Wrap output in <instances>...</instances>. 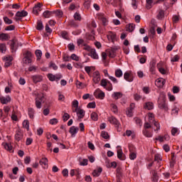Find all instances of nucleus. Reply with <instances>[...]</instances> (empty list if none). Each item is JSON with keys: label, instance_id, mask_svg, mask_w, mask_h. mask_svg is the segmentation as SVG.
I'll use <instances>...</instances> for the list:
<instances>
[{"label": "nucleus", "instance_id": "nucleus-1", "mask_svg": "<svg viewBox=\"0 0 182 182\" xmlns=\"http://www.w3.org/2000/svg\"><path fill=\"white\" fill-rule=\"evenodd\" d=\"M158 107L162 112H168V104L166 102V95H161L158 100Z\"/></svg>", "mask_w": 182, "mask_h": 182}, {"label": "nucleus", "instance_id": "nucleus-2", "mask_svg": "<svg viewBox=\"0 0 182 182\" xmlns=\"http://www.w3.org/2000/svg\"><path fill=\"white\" fill-rule=\"evenodd\" d=\"M23 65H29L33 62V54L29 50H26L23 54Z\"/></svg>", "mask_w": 182, "mask_h": 182}, {"label": "nucleus", "instance_id": "nucleus-3", "mask_svg": "<svg viewBox=\"0 0 182 182\" xmlns=\"http://www.w3.org/2000/svg\"><path fill=\"white\" fill-rule=\"evenodd\" d=\"M97 18L102 22V25H104V26H107L109 21L107 20V18L106 17V16H105V14L102 13L97 14Z\"/></svg>", "mask_w": 182, "mask_h": 182}, {"label": "nucleus", "instance_id": "nucleus-4", "mask_svg": "<svg viewBox=\"0 0 182 182\" xmlns=\"http://www.w3.org/2000/svg\"><path fill=\"white\" fill-rule=\"evenodd\" d=\"M14 139L16 141H21L23 139V133L21 129H17L14 135Z\"/></svg>", "mask_w": 182, "mask_h": 182}, {"label": "nucleus", "instance_id": "nucleus-5", "mask_svg": "<svg viewBox=\"0 0 182 182\" xmlns=\"http://www.w3.org/2000/svg\"><path fill=\"white\" fill-rule=\"evenodd\" d=\"M16 21H21L22 18H24V16H28V13L25 11H17L16 14Z\"/></svg>", "mask_w": 182, "mask_h": 182}, {"label": "nucleus", "instance_id": "nucleus-6", "mask_svg": "<svg viewBox=\"0 0 182 182\" xmlns=\"http://www.w3.org/2000/svg\"><path fill=\"white\" fill-rule=\"evenodd\" d=\"M92 80L95 84H97L100 82V73H99V71H95L93 73Z\"/></svg>", "mask_w": 182, "mask_h": 182}, {"label": "nucleus", "instance_id": "nucleus-7", "mask_svg": "<svg viewBox=\"0 0 182 182\" xmlns=\"http://www.w3.org/2000/svg\"><path fill=\"white\" fill-rule=\"evenodd\" d=\"M124 79L127 80V82H133V73H132V71L124 73Z\"/></svg>", "mask_w": 182, "mask_h": 182}, {"label": "nucleus", "instance_id": "nucleus-8", "mask_svg": "<svg viewBox=\"0 0 182 182\" xmlns=\"http://www.w3.org/2000/svg\"><path fill=\"white\" fill-rule=\"evenodd\" d=\"M43 100V95H38L36 98V106L37 109H41L42 107V102Z\"/></svg>", "mask_w": 182, "mask_h": 182}, {"label": "nucleus", "instance_id": "nucleus-9", "mask_svg": "<svg viewBox=\"0 0 182 182\" xmlns=\"http://www.w3.org/2000/svg\"><path fill=\"white\" fill-rule=\"evenodd\" d=\"M117 48H112L107 50L109 58H116V52Z\"/></svg>", "mask_w": 182, "mask_h": 182}, {"label": "nucleus", "instance_id": "nucleus-10", "mask_svg": "<svg viewBox=\"0 0 182 182\" xmlns=\"http://www.w3.org/2000/svg\"><path fill=\"white\" fill-rule=\"evenodd\" d=\"M31 79L33 83H39V82H42V80H43V77L40 75H33L31 77Z\"/></svg>", "mask_w": 182, "mask_h": 182}, {"label": "nucleus", "instance_id": "nucleus-11", "mask_svg": "<svg viewBox=\"0 0 182 182\" xmlns=\"http://www.w3.org/2000/svg\"><path fill=\"white\" fill-rule=\"evenodd\" d=\"M39 164L41 166H42L43 168H48V158H46V157L42 158L39 161Z\"/></svg>", "mask_w": 182, "mask_h": 182}, {"label": "nucleus", "instance_id": "nucleus-12", "mask_svg": "<svg viewBox=\"0 0 182 182\" xmlns=\"http://www.w3.org/2000/svg\"><path fill=\"white\" fill-rule=\"evenodd\" d=\"M0 102L1 105H8L11 102V97L9 95L6 97H0Z\"/></svg>", "mask_w": 182, "mask_h": 182}, {"label": "nucleus", "instance_id": "nucleus-13", "mask_svg": "<svg viewBox=\"0 0 182 182\" xmlns=\"http://www.w3.org/2000/svg\"><path fill=\"white\" fill-rule=\"evenodd\" d=\"M164 83H166V80L163 78H159L155 81V85L157 87H163V86H164Z\"/></svg>", "mask_w": 182, "mask_h": 182}, {"label": "nucleus", "instance_id": "nucleus-14", "mask_svg": "<svg viewBox=\"0 0 182 182\" xmlns=\"http://www.w3.org/2000/svg\"><path fill=\"white\" fill-rule=\"evenodd\" d=\"M144 109H146V110H153V109H154V104L151 102H145L144 105Z\"/></svg>", "mask_w": 182, "mask_h": 182}, {"label": "nucleus", "instance_id": "nucleus-15", "mask_svg": "<svg viewBox=\"0 0 182 182\" xmlns=\"http://www.w3.org/2000/svg\"><path fill=\"white\" fill-rule=\"evenodd\" d=\"M16 42L17 41L16 39H13L10 44L11 50L12 53H14V52H16V49H18V47L16 46Z\"/></svg>", "mask_w": 182, "mask_h": 182}, {"label": "nucleus", "instance_id": "nucleus-16", "mask_svg": "<svg viewBox=\"0 0 182 182\" xmlns=\"http://www.w3.org/2000/svg\"><path fill=\"white\" fill-rule=\"evenodd\" d=\"M94 96L96 97V99H105V92H100L99 90H97L96 92H94Z\"/></svg>", "mask_w": 182, "mask_h": 182}, {"label": "nucleus", "instance_id": "nucleus-17", "mask_svg": "<svg viewBox=\"0 0 182 182\" xmlns=\"http://www.w3.org/2000/svg\"><path fill=\"white\" fill-rule=\"evenodd\" d=\"M108 122H109L111 124H114L115 126H119V124H120L117 119L113 116L108 117Z\"/></svg>", "mask_w": 182, "mask_h": 182}, {"label": "nucleus", "instance_id": "nucleus-18", "mask_svg": "<svg viewBox=\"0 0 182 182\" xmlns=\"http://www.w3.org/2000/svg\"><path fill=\"white\" fill-rule=\"evenodd\" d=\"M129 159L130 160H134L136 159V157H137V154H136V151H134V149L132 147H129Z\"/></svg>", "mask_w": 182, "mask_h": 182}, {"label": "nucleus", "instance_id": "nucleus-19", "mask_svg": "<svg viewBox=\"0 0 182 182\" xmlns=\"http://www.w3.org/2000/svg\"><path fill=\"white\" fill-rule=\"evenodd\" d=\"M102 171H103V169L102 168V167H98L93 171L92 176L94 177H99L100 174H102Z\"/></svg>", "mask_w": 182, "mask_h": 182}, {"label": "nucleus", "instance_id": "nucleus-20", "mask_svg": "<svg viewBox=\"0 0 182 182\" xmlns=\"http://www.w3.org/2000/svg\"><path fill=\"white\" fill-rule=\"evenodd\" d=\"M77 132H79V128L77 127L73 126L69 129V133H70L72 136H75Z\"/></svg>", "mask_w": 182, "mask_h": 182}, {"label": "nucleus", "instance_id": "nucleus-21", "mask_svg": "<svg viewBox=\"0 0 182 182\" xmlns=\"http://www.w3.org/2000/svg\"><path fill=\"white\" fill-rule=\"evenodd\" d=\"M39 12H41V3H38L33 9L34 15H39Z\"/></svg>", "mask_w": 182, "mask_h": 182}, {"label": "nucleus", "instance_id": "nucleus-22", "mask_svg": "<svg viewBox=\"0 0 182 182\" xmlns=\"http://www.w3.org/2000/svg\"><path fill=\"white\" fill-rule=\"evenodd\" d=\"M117 158L119 160H126V156L123 154V150L122 149H117Z\"/></svg>", "mask_w": 182, "mask_h": 182}, {"label": "nucleus", "instance_id": "nucleus-23", "mask_svg": "<svg viewBox=\"0 0 182 182\" xmlns=\"http://www.w3.org/2000/svg\"><path fill=\"white\" fill-rule=\"evenodd\" d=\"M75 113H77L78 119H83L85 117V110L82 109L78 108L77 111H75Z\"/></svg>", "mask_w": 182, "mask_h": 182}, {"label": "nucleus", "instance_id": "nucleus-24", "mask_svg": "<svg viewBox=\"0 0 182 182\" xmlns=\"http://www.w3.org/2000/svg\"><path fill=\"white\" fill-rule=\"evenodd\" d=\"M149 70L154 75L156 72V61L153 60L150 63Z\"/></svg>", "mask_w": 182, "mask_h": 182}, {"label": "nucleus", "instance_id": "nucleus-25", "mask_svg": "<svg viewBox=\"0 0 182 182\" xmlns=\"http://www.w3.org/2000/svg\"><path fill=\"white\" fill-rule=\"evenodd\" d=\"M107 39L112 42H114V41H116V34L112 31H109V34L107 35Z\"/></svg>", "mask_w": 182, "mask_h": 182}, {"label": "nucleus", "instance_id": "nucleus-26", "mask_svg": "<svg viewBox=\"0 0 182 182\" xmlns=\"http://www.w3.org/2000/svg\"><path fill=\"white\" fill-rule=\"evenodd\" d=\"M60 36L65 39L66 41H69L70 38H69V33L66 31H63L60 33Z\"/></svg>", "mask_w": 182, "mask_h": 182}, {"label": "nucleus", "instance_id": "nucleus-27", "mask_svg": "<svg viewBox=\"0 0 182 182\" xmlns=\"http://www.w3.org/2000/svg\"><path fill=\"white\" fill-rule=\"evenodd\" d=\"M73 113H76V112H77V109H79V102H77V100H75L73 102Z\"/></svg>", "mask_w": 182, "mask_h": 182}, {"label": "nucleus", "instance_id": "nucleus-28", "mask_svg": "<svg viewBox=\"0 0 182 182\" xmlns=\"http://www.w3.org/2000/svg\"><path fill=\"white\" fill-rule=\"evenodd\" d=\"M143 134L145 137H153V131H149V129H144Z\"/></svg>", "mask_w": 182, "mask_h": 182}, {"label": "nucleus", "instance_id": "nucleus-29", "mask_svg": "<svg viewBox=\"0 0 182 182\" xmlns=\"http://www.w3.org/2000/svg\"><path fill=\"white\" fill-rule=\"evenodd\" d=\"M90 56H91L92 59H99V55H97V53H96V50L95 49H91Z\"/></svg>", "mask_w": 182, "mask_h": 182}, {"label": "nucleus", "instance_id": "nucleus-30", "mask_svg": "<svg viewBox=\"0 0 182 182\" xmlns=\"http://www.w3.org/2000/svg\"><path fill=\"white\" fill-rule=\"evenodd\" d=\"M171 162H170V166L171 167H174V164H176V155L174 153L171 154Z\"/></svg>", "mask_w": 182, "mask_h": 182}, {"label": "nucleus", "instance_id": "nucleus-31", "mask_svg": "<svg viewBox=\"0 0 182 182\" xmlns=\"http://www.w3.org/2000/svg\"><path fill=\"white\" fill-rule=\"evenodd\" d=\"M134 28H136V24L129 23L127 26V31L128 32H133V31H134Z\"/></svg>", "mask_w": 182, "mask_h": 182}, {"label": "nucleus", "instance_id": "nucleus-32", "mask_svg": "<svg viewBox=\"0 0 182 182\" xmlns=\"http://www.w3.org/2000/svg\"><path fill=\"white\" fill-rule=\"evenodd\" d=\"M123 97V94H122V92H114L112 95V97L113 99H114L115 100H117L118 99H121V97Z\"/></svg>", "mask_w": 182, "mask_h": 182}, {"label": "nucleus", "instance_id": "nucleus-33", "mask_svg": "<svg viewBox=\"0 0 182 182\" xmlns=\"http://www.w3.org/2000/svg\"><path fill=\"white\" fill-rule=\"evenodd\" d=\"M151 178H152L153 182H158L159 181V176L157 175V172L156 171H153Z\"/></svg>", "mask_w": 182, "mask_h": 182}, {"label": "nucleus", "instance_id": "nucleus-34", "mask_svg": "<svg viewBox=\"0 0 182 182\" xmlns=\"http://www.w3.org/2000/svg\"><path fill=\"white\" fill-rule=\"evenodd\" d=\"M95 67L93 66H85V70L86 72V73H87V75H90V72H92V70H95Z\"/></svg>", "mask_w": 182, "mask_h": 182}, {"label": "nucleus", "instance_id": "nucleus-35", "mask_svg": "<svg viewBox=\"0 0 182 182\" xmlns=\"http://www.w3.org/2000/svg\"><path fill=\"white\" fill-rule=\"evenodd\" d=\"M35 55L37 58V60H41V58H42V51L41 50H36L35 51Z\"/></svg>", "mask_w": 182, "mask_h": 182}, {"label": "nucleus", "instance_id": "nucleus-36", "mask_svg": "<svg viewBox=\"0 0 182 182\" xmlns=\"http://www.w3.org/2000/svg\"><path fill=\"white\" fill-rule=\"evenodd\" d=\"M44 18H50L53 15V11H46L43 14Z\"/></svg>", "mask_w": 182, "mask_h": 182}, {"label": "nucleus", "instance_id": "nucleus-37", "mask_svg": "<svg viewBox=\"0 0 182 182\" xmlns=\"http://www.w3.org/2000/svg\"><path fill=\"white\" fill-rule=\"evenodd\" d=\"M53 14L55 15V16H58V18H62L63 15V12H62V11L60 10H57V11H53Z\"/></svg>", "mask_w": 182, "mask_h": 182}, {"label": "nucleus", "instance_id": "nucleus-38", "mask_svg": "<svg viewBox=\"0 0 182 182\" xmlns=\"http://www.w3.org/2000/svg\"><path fill=\"white\" fill-rule=\"evenodd\" d=\"M90 117L92 119V120H93L94 122H97V120L99 119V116L97 115V113H96V112H92L90 115Z\"/></svg>", "mask_w": 182, "mask_h": 182}, {"label": "nucleus", "instance_id": "nucleus-39", "mask_svg": "<svg viewBox=\"0 0 182 182\" xmlns=\"http://www.w3.org/2000/svg\"><path fill=\"white\" fill-rule=\"evenodd\" d=\"M36 29L37 31H42L43 29V23L41 21H38Z\"/></svg>", "mask_w": 182, "mask_h": 182}, {"label": "nucleus", "instance_id": "nucleus-40", "mask_svg": "<svg viewBox=\"0 0 182 182\" xmlns=\"http://www.w3.org/2000/svg\"><path fill=\"white\" fill-rule=\"evenodd\" d=\"M23 127L24 129H26L27 132H29V121L28 120H24L23 122Z\"/></svg>", "mask_w": 182, "mask_h": 182}, {"label": "nucleus", "instance_id": "nucleus-41", "mask_svg": "<svg viewBox=\"0 0 182 182\" xmlns=\"http://www.w3.org/2000/svg\"><path fill=\"white\" fill-rule=\"evenodd\" d=\"M115 76L116 77H122L123 76V71L120 69H117L115 70Z\"/></svg>", "mask_w": 182, "mask_h": 182}, {"label": "nucleus", "instance_id": "nucleus-42", "mask_svg": "<svg viewBox=\"0 0 182 182\" xmlns=\"http://www.w3.org/2000/svg\"><path fill=\"white\" fill-rule=\"evenodd\" d=\"M9 35L6 33H1L0 34V39L2 41H8L9 39Z\"/></svg>", "mask_w": 182, "mask_h": 182}, {"label": "nucleus", "instance_id": "nucleus-43", "mask_svg": "<svg viewBox=\"0 0 182 182\" xmlns=\"http://www.w3.org/2000/svg\"><path fill=\"white\" fill-rule=\"evenodd\" d=\"M28 113L30 119H33V114H35V111L33 108H28Z\"/></svg>", "mask_w": 182, "mask_h": 182}, {"label": "nucleus", "instance_id": "nucleus-44", "mask_svg": "<svg viewBox=\"0 0 182 182\" xmlns=\"http://www.w3.org/2000/svg\"><path fill=\"white\" fill-rule=\"evenodd\" d=\"M49 68L50 69H53V70H58V65H56V64L52 61L50 62Z\"/></svg>", "mask_w": 182, "mask_h": 182}, {"label": "nucleus", "instance_id": "nucleus-45", "mask_svg": "<svg viewBox=\"0 0 182 182\" xmlns=\"http://www.w3.org/2000/svg\"><path fill=\"white\" fill-rule=\"evenodd\" d=\"M163 18H164V11L160 10L157 15V18L161 20Z\"/></svg>", "mask_w": 182, "mask_h": 182}, {"label": "nucleus", "instance_id": "nucleus-46", "mask_svg": "<svg viewBox=\"0 0 182 182\" xmlns=\"http://www.w3.org/2000/svg\"><path fill=\"white\" fill-rule=\"evenodd\" d=\"M0 51L1 53H5V52H6V45L4 43L0 44Z\"/></svg>", "mask_w": 182, "mask_h": 182}, {"label": "nucleus", "instance_id": "nucleus-47", "mask_svg": "<svg viewBox=\"0 0 182 182\" xmlns=\"http://www.w3.org/2000/svg\"><path fill=\"white\" fill-rule=\"evenodd\" d=\"M107 85H109V80L106 79H102L101 80V86H102V87H107Z\"/></svg>", "mask_w": 182, "mask_h": 182}, {"label": "nucleus", "instance_id": "nucleus-48", "mask_svg": "<svg viewBox=\"0 0 182 182\" xmlns=\"http://www.w3.org/2000/svg\"><path fill=\"white\" fill-rule=\"evenodd\" d=\"M171 133L172 136H176V134H178V128L173 127L171 129Z\"/></svg>", "mask_w": 182, "mask_h": 182}, {"label": "nucleus", "instance_id": "nucleus-49", "mask_svg": "<svg viewBox=\"0 0 182 182\" xmlns=\"http://www.w3.org/2000/svg\"><path fill=\"white\" fill-rule=\"evenodd\" d=\"M92 2V0H85L84 6L87 9H89L90 8V4Z\"/></svg>", "mask_w": 182, "mask_h": 182}, {"label": "nucleus", "instance_id": "nucleus-50", "mask_svg": "<svg viewBox=\"0 0 182 182\" xmlns=\"http://www.w3.org/2000/svg\"><path fill=\"white\" fill-rule=\"evenodd\" d=\"M48 77L50 82H55L56 80V76L53 74H48Z\"/></svg>", "mask_w": 182, "mask_h": 182}, {"label": "nucleus", "instance_id": "nucleus-51", "mask_svg": "<svg viewBox=\"0 0 182 182\" xmlns=\"http://www.w3.org/2000/svg\"><path fill=\"white\" fill-rule=\"evenodd\" d=\"M152 4H153V0H146V8L148 9H151Z\"/></svg>", "mask_w": 182, "mask_h": 182}, {"label": "nucleus", "instance_id": "nucleus-52", "mask_svg": "<svg viewBox=\"0 0 182 182\" xmlns=\"http://www.w3.org/2000/svg\"><path fill=\"white\" fill-rule=\"evenodd\" d=\"M134 120L136 122V124L139 126V127H141L143 122H141V119H140V118L139 117H135Z\"/></svg>", "mask_w": 182, "mask_h": 182}, {"label": "nucleus", "instance_id": "nucleus-53", "mask_svg": "<svg viewBox=\"0 0 182 182\" xmlns=\"http://www.w3.org/2000/svg\"><path fill=\"white\" fill-rule=\"evenodd\" d=\"M87 107H88V109H95L96 107V102H89Z\"/></svg>", "mask_w": 182, "mask_h": 182}, {"label": "nucleus", "instance_id": "nucleus-54", "mask_svg": "<svg viewBox=\"0 0 182 182\" xmlns=\"http://www.w3.org/2000/svg\"><path fill=\"white\" fill-rule=\"evenodd\" d=\"M70 119V115L68 113H64V115L63 116V122H68Z\"/></svg>", "mask_w": 182, "mask_h": 182}, {"label": "nucleus", "instance_id": "nucleus-55", "mask_svg": "<svg viewBox=\"0 0 182 182\" xmlns=\"http://www.w3.org/2000/svg\"><path fill=\"white\" fill-rule=\"evenodd\" d=\"M76 86L78 89H83L85 87V85L80 81L76 82Z\"/></svg>", "mask_w": 182, "mask_h": 182}, {"label": "nucleus", "instance_id": "nucleus-56", "mask_svg": "<svg viewBox=\"0 0 182 182\" xmlns=\"http://www.w3.org/2000/svg\"><path fill=\"white\" fill-rule=\"evenodd\" d=\"M101 136L103 139H109V133L105 132V131H102L101 132Z\"/></svg>", "mask_w": 182, "mask_h": 182}, {"label": "nucleus", "instance_id": "nucleus-57", "mask_svg": "<svg viewBox=\"0 0 182 182\" xmlns=\"http://www.w3.org/2000/svg\"><path fill=\"white\" fill-rule=\"evenodd\" d=\"M74 18L75 21H81L82 16H80V14L79 13L76 12L74 14Z\"/></svg>", "mask_w": 182, "mask_h": 182}, {"label": "nucleus", "instance_id": "nucleus-58", "mask_svg": "<svg viewBox=\"0 0 182 182\" xmlns=\"http://www.w3.org/2000/svg\"><path fill=\"white\" fill-rule=\"evenodd\" d=\"M153 123H154V126L156 127V129H154V132H159V130H160V123L156 121H154Z\"/></svg>", "mask_w": 182, "mask_h": 182}, {"label": "nucleus", "instance_id": "nucleus-59", "mask_svg": "<svg viewBox=\"0 0 182 182\" xmlns=\"http://www.w3.org/2000/svg\"><path fill=\"white\" fill-rule=\"evenodd\" d=\"M153 123H154V126L156 127V129H154V132H159V130H160V123L156 121H154Z\"/></svg>", "mask_w": 182, "mask_h": 182}, {"label": "nucleus", "instance_id": "nucleus-60", "mask_svg": "<svg viewBox=\"0 0 182 182\" xmlns=\"http://www.w3.org/2000/svg\"><path fill=\"white\" fill-rule=\"evenodd\" d=\"M4 144V149L6 150H9V151L12 150V145H11V144L6 143V144Z\"/></svg>", "mask_w": 182, "mask_h": 182}, {"label": "nucleus", "instance_id": "nucleus-61", "mask_svg": "<svg viewBox=\"0 0 182 182\" xmlns=\"http://www.w3.org/2000/svg\"><path fill=\"white\" fill-rule=\"evenodd\" d=\"M178 110L179 109L177 107H174L171 110V114H178Z\"/></svg>", "mask_w": 182, "mask_h": 182}, {"label": "nucleus", "instance_id": "nucleus-62", "mask_svg": "<svg viewBox=\"0 0 182 182\" xmlns=\"http://www.w3.org/2000/svg\"><path fill=\"white\" fill-rule=\"evenodd\" d=\"M149 123H153L154 122V114L151 113L149 114Z\"/></svg>", "mask_w": 182, "mask_h": 182}, {"label": "nucleus", "instance_id": "nucleus-63", "mask_svg": "<svg viewBox=\"0 0 182 182\" xmlns=\"http://www.w3.org/2000/svg\"><path fill=\"white\" fill-rule=\"evenodd\" d=\"M4 21L7 25H11V23H12V20L9 19L7 16L4 17Z\"/></svg>", "mask_w": 182, "mask_h": 182}, {"label": "nucleus", "instance_id": "nucleus-64", "mask_svg": "<svg viewBox=\"0 0 182 182\" xmlns=\"http://www.w3.org/2000/svg\"><path fill=\"white\" fill-rule=\"evenodd\" d=\"M49 123H50V124H53V125L58 124V119L53 118L52 119H50Z\"/></svg>", "mask_w": 182, "mask_h": 182}]
</instances>
